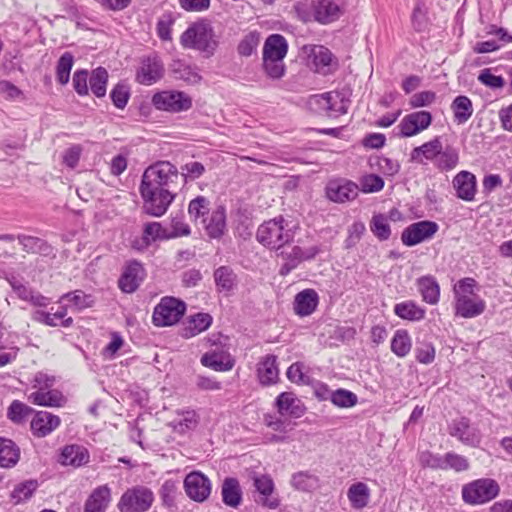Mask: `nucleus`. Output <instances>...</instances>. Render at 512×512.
Segmentation results:
<instances>
[{"label": "nucleus", "mask_w": 512, "mask_h": 512, "mask_svg": "<svg viewBox=\"0 0 512 512\" xmlns=\"http://www.w3.org/2000/svg\"><path fill=\"white\" fill-rule=\"evenodd\" d=\"M141 183L169 189V191L177 194L183 186V175H180V172L172 163L159 161L146 168Z\"/></svg>", "instance_id": "obj_1"}, {"label": "nucleus", "mask_w": 512, "mask_h": 512, "mask_svg": "<svg viewBox=\"0 0 512 512\" xmlns=\"http://www.w3.org/2000/svg\"><path fill=\"white\" fill-rule=\"evenodd\" d=\"M180 41L183 47L197 49L208 55L213 54L218 46L213 27L207 20L189 26L181 35Z\"/></svg>", "instance_id": "obj_2"}, {"label": "nucleus", "mask_w": 512, "mask_h": 512, "mask_svg": "<svg viewBox=\"0 0 512 512\" xmlns=\"http://www.w3.org/2000/svg\"><path fill=\"white\" fill-rule=\"evenodd\" d=\"M256 238L266 247L280 249L293 240L294 233L288 228L284 218L279 217L261 224L258 227Z\"/></svg>", "instance_id": "obj_3"}, {"label": "nucleus", "mask_w": 512, "mask_h": 512, "mask_svg": "<svg viewBox=\"0 0 512 512\" xmlns=\"http://www.w3.org/2000/svg\"><path fill=\"white\" fill-rule=\"evenodd\" d=\"M140 194L143 199V210L148 215L161 217L166 213L177 194L162 187H153L147 184L140 185Z\"/></svg>", "instance_id": "obj_4"}, {"label": "nucleus", "mask_w": 512, "mask_h": 512, "mask_svg": "<svg viewBox=\"0 0 512 512\" xmlns=\"http://www.w3.org/2000/svg\"><path fill=\"white\" fill-rule=\"evenodd\" d=\"M461 493L466 504L482 505L500 494V486L492 478H480L463 485Z\"/></svg>", "instance_id": "obj_5"}, {"label": "nucleus", "mask_w": 512, "mask_h": 512, "mask_svg": "<svg viewBox=\"0 0 512 512\" xmlns=\"http://www.w3.org/2000/svg\"><path fill=\"white\" fill-rule=\"evenodd\" d=\"M311 110L330 118H337L348 111L349 101L341 93L330 91L323 94L312 95L308 99Z\"/></svg>", "instance_id": "obj_6"}, {"label": "nucleus", "mask_w": 512, "mask_h": 512, "mask_svg": "<svg viewBox=\"0 0 512 512\" xmlns=\"http://www.w3.org/2000/svg\"><path fill=\"white\" fill-rule=\"evenodd\" d=\"M153 491L144 485L128 488L120 497L117 508L120 512H147L154 503Z\"/></svg>", "instance_id": "obj_7"}, {"label": "nucleus", "mask_w": 512, "mask_h": 512, "mask_svg": "<svg viewBox=\"0 0 512 512\" xmlns=\"http://www.w3.org/2000/svg\"><path fill=\"white\" fill-rule=\"evenodd\" d=\"M185 309L184 302L173 297H164L154 308L153 323L158 327L171 326L180 320Z\"/></svg>", "instance_id": "obj_8"}, {"label": "nucleus", "mask_w": 512, "mask_h": 512, "mask_svg": "<svg viewBox=\"0 0 512 512\" xmlns=\"http://www.w3.org/2000/svg\"><path fill=\"white\" fill-rule=\"evenodd\" d=\"M302 51L306 55L307 65L317 73L327 75L337 66L331 51L322 45H304Z\"/></svg>", "instance_id": "obj_9"}, {"label": "nucleus", "mask_w": 512, "mask_h": 512, "mask_svg": "<svg viewBox=\"0 0 512 512\" xmlns=\"http://www.w3.org/2000/svg\"><path fill=\"white\" fill-rule=\"evenodd\" d=\"M152 104L158 110L177 113L189 110L192 99L184 92L167 90L155 93Z\"/></svg>", "instance_id": "obj_10"}, {"label": "nucleus", "mask_w": 512, "mask_h": 512, "mask_svg": "<svg viewBox=\"0 0 512 512\" xmlns=\"http://www.w3.org/2000/svg\"><path fill=\"white\" fill-rule=\"evenodd\" d=\"M164 75V64L157 54L141 58L136 70L135 80L141 85L150 86L158 82Z\"/></svg>", "instance_id": "obj_11"}, {"label": "nucleus", "mask_w": 512, "mask_h": 512, "mask_svg": "<svg viewBox=\"0 0 512 512\" xmlns=\"http://www.w3.org/2000/svg\"><path fill=\"white\" fill-rule=\"evenodd\" d=\"M325 193L330 201L345 203L354 200L358 196L359 187L355 182L348 179H331L325 187Z\"/></svg>", "instance_id": "obj_12"}, {"label": "nucleus", "mask_w": 512, "mask_h": 512, "mask_svg": "<svg viewBox=\"0 0 512 512\" xmlns=\"http://www.w3.org/2000/svg\"><path fill=\"white\" fill-rule=\"evenodd\" d=\"M438 228L439 226L436 222L428 220L412 223L403 230L401 240L406 246H415L432 238L438 231Z\"/></svg>", "instance_id": "obj_13"}, {"label": "nucleus", "mask_w": 512, "mask_h": 512, "mask_svg": "<svg viewBox=\"0 0 512 512\" xmlns=\"http://www.w3.org/2000/svg\"><path fill=\"white\" fill-rule=\"evenodd\" d=\"M253 485L257 496L255 502L264 508L274 510L280 505V500L275 493L274 482L268 475H256L253 477Z\"/></svg>", "instance_id": "obj_14"}, {"label": "nucleus", "mask_w": 512, "mask_h": 512, "mask_svg": "<svg viewBox=\"0 0 512 512\" xmlns=\"http://www.w3.org/2000/svg\"><path fill=\"white\" fill-rule=\"evenodd\" d=\"M145 276V269L140 262L129 261L118 280V287L124 293H133L139 288Z\"/></svg>", "instance_id": "obj_15"}, {"label": "nucleus", "mask_w": 512, "mask_h": 512, "mask_svg": "<svg viewBox=\"0 0 512 512\" xmlns=\"http://www.w3.org/2000/svg\"><path fill=\"white\" fill-rule=\"evenodd\" d=\"M184 488L190 499L203 502L211 493V482L203 473L195 471L185 477Z\"/></svg>", "instance_id": "obj_16"}, {"label": "nucleus", "mask_w": 512, "mask_h": 512, "mask_svg": "<svg viewBox=\"0 0 512 512\" xmlns=\"http://www.w3.org/2000/svg\"><path fill=\"white\" fill-rule=\"evenodd\" d=\"M432 122V115L428 111H417L404 116L398 125L401 137H411L427 129Z\"/></svg>", "instance_id": "obj_17"}, {"label": "nucleus", "mask_w": 512, "mask_h": 512, "mask_svg": "<svg viewBox=\"0 0 512 512\" xmlns=\"http://www.w3.org/2000/svg\"><path fill=\"white\" fill-rule=\"evenodd\" d=\"M60 424L59 416L48 411H35L30 421V430L34 437L44 438L55 431Z\"/></svg>", "instance_id": "obj_18"}, {"label": "nucleus", "mask_w": 512, "mask_h": 512, "mask_svg": "<svg viewBox=\"0 0 512 512\" xmlns=\"http://www.w3.org/2000/svg\"><path fill=\"white\" fill-rule=\"evenodd\" d=\"M449 434L452 437H456L463 444L475 447L481 441V434L479 430L470 424L468 418L462 417L457 420H453L449 425Z\"/></svg>", "instance_id": "obj_19"}, {"label": "nucleus", "mask_w": 512, "mask_h": 512, "mask_svg": "<svg viewBox=\"0 0 512 512\" xmlns=\"http://www.w3.org/2000/svg\"><path fill=\"white\" fill-rule=\"evenodd\" d=\"M206 234L213 239L220 238L226 231V209L219 205L200 221Z\"/></svg>", "instance_id": "obj_20"}, {"label": "nucleus", "mask_w": 512, "mask_h": 512, "mask_svg": "<svg viewBox=\"0 0 512 512\" xmlns=\"http://www.w3.org/2000/svg\"><path fill=\"white\" fill-rule=\"evenodd\" d=\"M485 308V301L478 295H459L455 299L456 315L463 318L477 317L485 311Z\"/></svg>", "instance_id": "obj_21"}, {"label": "nucleus", "mask_w": 512, "mask_h": 512, "mask_svg": "<svg viewBox=\"0 0 512 512\" xmlns=\"http://www.w3.org/2000/svg\"><path fill=\"white\" fill-rule=\"evenodd\" d=\"M275 406L281 416L292 418H300L306 411L305 405L292 392L280 393L275 400Z\"/></svg>", "instance_id": "obj_22"}, {"label": "nucleus", "mask_w": 512, "mask_h": 512, "mask_svg": "<svg viewBox=\"0 0 512 512\" xmlns=\"http://www.w3.org/2000/svg\"><path fill=\"white\" fill-rule=\"evenodd\" d=\"M112 501V490L108 484L100 485L87 497L83 512H106Z\"/></svg>", "instance_id": "obj_23"}, {"label": "nucleus", "mask_w": 512, "mask_h": 512, "mask_svg": "<svg viewBox=\"0 0 512 512\" xmlns=\"http://www.w3.org/2000/svg\"><path fill=\"white\" fill-rule=\"evenodd\" d=\"M453 187L458 198L472 201L476 194V177L469 171H461L454 177Z\"/></svg>", "instance_id": "obj_24"}, {"label": "nucleus", "mask_w": 512, "mask_h": 512, "mask_svg": "<svg viewBox=\"0 0 512 512\" xmlns=\"http://www.w3.org/2000/svg\"><path fill=\"white\" fill-rule=\"evenodd\" d=\"M28 400L39 406L62 407L66 403V398L56 389H38L28 396Z\"/></svg>", "instance_id": "obj_25"}, {"label": "nucleus", "mask_w": 512, "mask_h": 512, "mask_svg": "<svg viewBox=\"0 0 512 512\" xmlns=\"http://www.w3.org/2000/svg\"><path fill=\"white\" fill-rule=\"evenodd\" d=\"M440 149H442L441 139L440 137H435L421 146L415 147L410 154L411 161L419 164H425V159L434 163L436 157L440 153Z\"/></svg>", "instance_id": "obj_26"}, {"label": "nucleus", "mask_w": 512, "mask_h": 512, "mask_svg": "<svg viewBox=\"0 0 512 512\" xmlns=\"http://www.w3.org/2000/svg\"><path fill=\"white\" fill-rule=\"evenodd\" d=\"M58 461L64 466L80 467L89 461V454L83 446L67 445L62 449Z\"/></svg>", "instance_id": "obj_27"}, {"label": "nucleus", "mask_w": 512, "mask_h": 512, "mask_svg": "<svg viewBox=\"0 0 512 512\" xmlns=\"http://www.w3.org/2000/svg\"><path fill=\"white\" fill-rule=\"evenodd\" d=\"M340 13V7L334 0H319L313 6L314 20L322 24L337 20Z\"/></svg>", "instance_id": "obj_28"}, {"label": "nucleus", "mask_w": 512, "mask_h": 512, "mask_svg": "<svg viewBox=\"0 0 512 512\" xmlns=\"http://www.w3.org/2000/svg\"><path fill=\"white\" fill-rule=\"evenodd\" d=\"M319 297L315 290L305 289L295 296L294 311L299 316L311 315L317 305Z\"/></svg>", "instance_id": "obj_29"}, {"label": "nucleus", "mask_w": 512, "mask_h": 512, "mask_svg": "<svg viewBox=\"0 0 512 512\" xmlns=\"http://www.w3.org/2000/svg\"><path fill=\"white\" fill-rule=\"evenodd\" d=\"M201 363L215 371H229L233 367L230 355L222 349H215L201 357Z\"/></svg>", "instance_id": "obj_30"}, {"label": "nucleus", "mask_w": 512, "mask_h": 512, "mask_svg": "<svg viewBox=\"0 0 512 512\" xmlns=\"http://www.w3.org/2000/svg\"><path fill=\"white\" fill-rule=\"evenodd\" d=\"M67 308L61 307L59 311L55 313L45 312L42 310H36L32 314V319L36 322L43 323L47 326L55 327L59 324L63 327H69L73 323V319L71 317L66 318Z\"/></svg>", "instance_id": "obj_31"}, {"label": "nucleus", "mask_w": 512, "mask_h": 512, "mask_svg": "<svg viewBox=\"0 0 512 512\" xmlns=\"http://www.w3.org/2000/svg\"><path fill=\"white\" fill-rule=\"evenodd\" d=\"M276 362V356L267 355L258 363L257 376L262 385H271L277 382L279 370Z\"/></svg>", "instance_id": "obj_32"}, {"label": "nucleus", "mask_w": 512, "mask_h": 512, "mask_svg": "<svg viewBox=\"0 0 512 512\" xmlns=\"http://www.w3.org/2000/svg\"><path fill=\"white\" fill-rule=\"evenodd\" d=\"M288 51V43L280 34L270 35L264 43L262 57L284 59Z\"/></svg>", "instance_id": "obj_33"}, {"label": "nucleus", "mask_w": 512, "mask_h": 512, "mask_svg": "<svg viewBox=\"0 0 512 512\" xmlns=\"http://www.w3.org/2000/svg\"><path fill=\"white\" fill-rule=\"evenodd\" d=\"M222 500L225 505L237 508L242 502V491L236 478H226L222 483Z\"/></svg>", "instance_id": "obj_34"}, {"label": "nucleus", "mask_w": 512, "mask_h": 512, "mask_svg": "<svg viewBox=\"0 0 512 512\" xmlns=\"http://www.w3.org/2000/svg\"><path fill=\"white\" fill-rule=\"evenodd\" d=\"M417 287L425 302L431 305L438 303L440 287L433 276L427 275L420 277L417 280Z\"/></svg>", "instance_id": "obj_35"}, {"label": "nucleus", "mask_w": 512, "mask_h": 512, "mask_svg": "<svg viewBox=\"0 0 512 512\" xmlns=\"http://www.w3.org/2000/svg\"><path fill=\"white\" fill-rule=\"evenodd\" d=\"M20 459V449L15 442L0 438V467L12 468Z\"/></svg>", "instance_id": "obj_36"}, {"label": "nucleus", "mask_w": 512, "mask_h": 512, "mask_svg": "<svg viewBox=\"0 0 512 512\" xmlns=\"http://www.w3.org/2000/svg\"><path fill=\"white\" fill-rule=\"evenodd\" d=\"M451 110L458 125L466 123L474 111L472 101L465 95H459L452 101Z\"/></svg>", "instance_id": "obj_37"}, {"label": "nucleus", "mask_w": 512, "mask_h": 512, "mask_svg": "<svg viewBox=\"0 0 512 512\" xmlns=\"http://www.w3.org/2000/svg\"><path fill=\"white\" fill-rule=\"evenodd\" d=\"M17 240L22 245V248L27 253L40 254L43 256H49L52 254V247L43 239L19 234Z\"/></svg>", "instance_id": "obj_38"}, {"label": "nucleus", "mask_w": 512, "mask_h": 512, "mask_svg": "<svg viewBox=\"0 0 512 512\" xmlns=\"http://www.w3.org/2000/svg\"><path fill=\"white\" fill-rule=\"evenodd\" d=\"M212 317L208 313H197L190 317L187 325L183 328L182 336L191 338L205 331L210 327Z\"/></svg>", "instance_id": "obj_39"}, {"label": "nucleus", "mask_w": 512, "mask_h": 512, "mask_svg": "<svg viewBox=\"0 0 512 512\" xmlns=\"http://www.w3.org/2000/svg\"><path fill=\"white\" fill-rule=\"evenodd\" d=\"M347 497L353 508L363 509L369 502L370 490L365 483L357 482L349 487Z\"/></svg>", "instance_id": "obj_40"}, {"label": "nucleus", "mask_w": 512, "mask_h": 512, "mask_svg": "<svg viewBox=\"0 0 512 512\" xmlns=\"http://www.w3.org/2000/svg\"><path fill=\"white\" fill-rule=\"evenodd\" d=\"M459 162V153L453 146H442L440 153L434 161V166L441 171H450L454 169Z\"/></svg>", "instance_id": "obj_41"}, {"label": "nucleus", "mask_w": 512, "mask_h": 512, "mask_svg": "<svg viewBox=\"0 0 512 512\" xmlns=\"http://www.w3.org/2000/svg\"><path fill=\"white\" fill-rule=\"evenodd\" d=\"M394 313L404 320L419 321L425 317V309L413 301H404L394 306Z\"/></svg>", "instance_id": "obj_42"}, {"label": "nucleus", "mask_w": 512, "mask_h": 512, "mask_svg": "<svg viewBox=\"0 0 512 512\" xmlns=\"http://www.w3.org/2000/svg\"><path fill=\"white\" fill-rule=\"evenodd\" d=\"M35 410L19 400H13L7 409V418L17 425H22Z\"/></svg>", "instance_id": "obj_43"}, {"label": "nucleus", "mask_w": 512, "mask_h": 512, "mask_svg": "<svg viewBox=\"0 0 512 512\" xmlns=\"http://www.w3.org/2000/svg\"><path fill=\"white\" fill-rule=\"evenodd\" d=\"M108 81V72L103 67L94 69L89 77V89L96 97H104Z\"/></svg>", "instance_id": "obj_44"}, {"label": "nucleus", "mask_w": 512, "mask_h": 512, "mask_svg": "<svg viewBox=\"0 0 512 512\" xmlns=\"http://www.w3.org/2000/svg\"><path fill=\"white\" fill-rule=\"evenodd\" d=\"M211 211L210 201L204 196H197L189 202L188 213L190 218L196 223L199 219L201 221L203 218H206Z\"/></svg>", "instance_id": "obj_45"}, {"label": "nucleus", "mask_w": 512, "mask_h": 512, "mask_svg": "<svg viewBox=\"0 0 512 512\" xmlns=\"http://www.w3.org/2000/svg\"><path fill=\"white\" fill-rule=\"evenodd\" d=\"M70 302L77 310L90 308L94 305L95 299L91 294H86L82 290H74L61 296L60 301Z\"/></svg>", "instance_id": "obj_46"}, {"label": "nucleus", "mask_w": 512, "mask_h": 512, "mask_svg": "<svg viewBox=\"0 0 512 512\" xmlns=\"http://www.w3.org/2000/svg\"><path fill=\"white\" fill-rule=\"evenodd\" d=\"M411 338L406 330H397L391 341V350L398 357H405L411 350Z\"/></svg>", "instance_id": "obj_47"}, {"label": "nucleus", "mask_w": 512, "mask_h": 512, "mask_svg": "<svg viewBox=\"0 0 512 512\" xmlns=\"http://www.w3.org/2000/svg\"><path fill=\"white\" fill-rule=\"evenodd\" d=\"M262 68L266 76L272 80H279L285 75L284 59L262 57Z\"/></svg>", "instance_id": "obj_48"}, {"label": "nucleus", "mask_w": 512, "mask_h": 512, "mask_svg": "<svg viewBox=\"0 0 512 512\" xmlns=\"http://www.w3.org/2000/svg\"><path fill=\"white\" fill-rule=\"evenodd\" d=\"M370 230L380 241H386L391 236V228L387 217L383 214H376L370 221Z\"/></svg>", "instance_id": "obj_49"}, {"label": "nucleus", "mask_w": 512, "mask_h": 512, "mask_svg": "<svg viewBox=\"0 0 512 512\" xmlns=\"http://www.w3.org/2000/svg\"><path fill=\"white\" fill-rule=\"evenodd\" d=\"M214 279L218 289L230 291L236 284V275L228 266H221L214 272Z\"/></svg>", "instance_id": "obj_50"}, {"label": "nucleus", "mask_w": 512, "mask_h": 512, "mask_svg": "<svg viewBox=\"0 0 512 512\" xmlns=\"http://www.w3.org/2000/svg\"><path fill=\"white\" fill-rule=\"evenodd\" d=\"M73 64L74 56L71 52H65L59 58L56 66V78L61 85H65L69 82Z\"/></svg>", "instance_id": "obj_51"}, {"label": "nucleus", "mask_w": 512, "mask_h": 512, "mask_svg": "<svg viewBox=\"0 0 512 512\" xmlns=\"http://www.w3.org/2000/svg\"><path fill=\"white\" fill-rule=\"evenodd\" d=\"M291 484L297 490L309 492L318 487V479L308 472H298L293 474Z\"/></svg>", "instance_id": "obj_52"}, {"label": "nucleus", "mask_w": 512, "mask_h": 512, "mask_svg": "<svg viewBox=\"0 0 512 512\" xmlns=\"http://www.w3.org/2000/svg\"><path fill=\"white\" fill-rule=\"evenodd\" d=\"M177 494V483L171 479L164 481L159 489V496L162 501V505L169 509L175 507Z\"/></svg>", "instance_id": "obj_53"}, {"label": "nucleus", "mask_w": 512, "mask_h": 512, "mask_svg": "<svg viewBox=\"0 0 512 512\" xmlns=\"http://www.w3.org/2000/svg\"><path fill=\"white\" fill-rule=\"evenodd\" d=\"M318 253L319 248L317 246H312L306 250H303L299 246H294L291 248L290 252L282 251L281 255L286 260L299 264L301 261L314 258Z\"/></svg>", "instance_id": "obj_54"}, {"label": "nucleus", "mask_w": 512, "mask_h": 512, "mask_svg": "<svg viewBox=\"0 0 512 512\" xmlns=\"http://www.w3.org/2000/svg\"><path fill=\"white\" fill-rule=\"evenodd\" d=\"M38 483L36 480H27L17 486L11 493V499L15 504L28 500L36 491Z\"/></svg>", "instance_id": "obj_55"}, {"label": "nucleus", "mask_w": 512, "mask_h": 512, "mask_svg": "<svg viewBox=\"0 0 512 512\" xmlns=\"http://www.w3.org/2000/svg\"><path fill=\"white\" fill-rule=\"evenodd\" d=\"M331 402L341 408H350L357 404L358 397L355 393L346 389H337L332 392Z\"/></svg>", "instance_id": "obj_56"}, {"label": "nucleus", "mask_w": 512, "mask_h": 512, "mask_svg": "<svg viewBox=\"0 0 512 512\" xmlns=\"http://www.w3.org/2000/svg\"><path fill=\"white\" fill-rule=\"evenodd\" d=\"M168 230L164 229L160 223L152 222L145 225L143 231V242L148 246L152 241L157 239H168Z\"/></svg>", "instance_id": "obj_57"}, {"label": "nucleus", "mask_w": 512, "mask_h": 512, "mask_svg": "<svg viewBox=\"0 0 512 512\" xmlns=\"http://www.w3.org/2000/svg\"><path fill=\"white\" fill-rule=\"evenodd\" d=\"M173 72L176 78L184 80L190 84H196L201 80V76L196 71V68L191 67L183 62H177Z\"/></svg>", "instance_id": "obj_58"}, {"label": "nucleus", "mask_w": 512, "mask_h": 512, "mask_svg": "<svg viewBox=\"0 0 512 512\" xmlns=\"http://www.w3.org/2000/svg\"><path fill=\"white\" fill-rule=\"evenodd\" d=\"M170 226L172 230L170 232L168 231L169 238L188 236L191 233L190 227L185 222V217L182 212H178L172 216Z\"/></svg>", "instance_id": "obj_59"}, {"label": "nucleus", "mask_w": 512, "mask_h": 512, "mask_svg": "<svg viewBox=\"0 0 512 512\" xmlns=\"http://www.w3.org/2000/svg\"><path fill=\"white\" fill-rule=\"evenodd\" d=\"M469 461L466 457L455 452L445 454L444 470H454L455 472H463L469 469Z\"/></svg>", "instance_id": "obj_60"}, {"label": "nucleus", "mask_w": 512, "mask_h": 512, "mask_svg": "<svg viewBox=\"0 0 512 512\" xmlns=\"http://www.w3.org/2000/svg\"><path fill=\"white\" fill-rule=\"evenodd\" d=\"M259 44V35L256 32H250L240 41L237 51L241 56L249 57L256 50Z\"/></svg>", "instance_id": "obj_61"}, {"label": "nucleus", "mask_w": 512, "mask_h": 512, "mask_svg": "<svg viewBox=\"0 0 512 512\" xmlns=\"http://www.w3.org/2000/svg\"><path fill=\"white\" fill-rule=\"evenodd\" d=\"M205 166L197 161H191L181 167L180 175H183V186L187 180H195L205 173Z\"/></svg>", "instance_id": "obj_62"}, {"label": "nucleus", "mask_w": 512, "mask_h": 512, "mask_svg": "<svg viewBox=\"0 0 512 512\" xmlns=\"http://www.w3.org/2000/svg\"><path fill=\"white\" fill-rule=\"evenodd\" d=\"M478 81L491 89H501L505 85L504 78L502 76L492 74L491 69L489 68L481 70L478 75Z\"/></svg>", "instance_id": "obj_63"}, {"label": "nucleus", "mask_w": 512, "mask_h": 512, "mask_svg": "<svg viewBox=\"0 0 512 512\" xmlns=\"http://www.w3.org/2000/svg\"><path fill=\"white\" fill-rule=\"evenodd\" d=\"M111 100L113 104L119 108L123 109L129 100L130 92L127 85L118 83L110 93Z\"/></svg>", "instance_id": "obj_64"}]
</instances>
